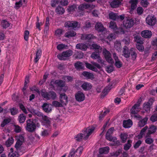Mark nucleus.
<instances>
[{
	"mask_svg": "<svg viewBox=\"0 0 157 157\" xmlns=\"http://www.w3.org/2000/svg\"><path fill=\"white\" fill-rule=\"evenodd\" d=\"M26 3V0H20L19 2H16L15 8L17 9L22 6H25Z\"/></svg>",
	"mask_w": 157,
	"mask_h": 157,
	"instance_id": "obj_25",
	"label": "nucleus"
},
{
	"mask_svg": "<svg viewBox=\"0 0 157 157\" xmlns=\"http://www.w3.org/2000/svg\"><path fill=\"white\" fill-rule=\"evenodd\" d=\"M76 34L75 32L72 30H70L66 33L65 35V36L66 37H70L74 36Z\"/></svg>",
	"mask_w": 157,
	"mask_h": 157,
	"instance_id": "obj_38",
	"label": "nucleus"
},
{
	"mask_svg": "<svg viewBox=\"0 0 157 157\" xmlns=\"http://www.w3.org/2000/svg\"><path fill=\"white\" fill-rule=\"evenodd\" d=\"M113 57L115 60V65L117 68L121 67L122 65L121 62L119 60L118 57L115 53L113 54Z\"/></svg>",
	"mask_w": 157,
	"mask_h": 157,
	"instance_id": "obj_27",
	"label": "nucleus"
},
{
	"mask_svg": "<svg viewBox=\"0 0 157 157\" xmlns=\"http://www.w3.org/2000/svg\"><path fill=\"white\" fill-rule=\"evenodd\" d=\"M109 17L111 19L115 20L117 17V15L113 12H111L109 14Z\"/></svg>",
	"mask_w": 157,
	"mask_h": 157,
	"instance_id": "obj_61",
	"label": "nucleus"
},
{
	"mask_svg": "<svg viewBox=\"0 0 157 157\" xmlns=\"http://www.w3.org/2000/svg\"><path fill=\"white\" fill-rule=\"evenodd\" d=\"M82 75L88 78H93L94 75L92 73L86 71H84L82 73Z\"/></svg>",
	"mask_w": 157,
	"mask_h": 157,
	"instance_id": "obj_43",
	"label": "nucleus"
},
{
	"mask_svg": "<svg viewBox=\"0 0 157 157\" xmlns=\"http://www.w3.org/2000/svg\"><path fill=\"white\" fill-rule=\"evenodd\" d=\"M130 54L128 48L126 46H124L123 51V55L126 58H128L129 57Z\"/></svg>",
	"mask_w": 157,
	"mask_h": 157,
	"instance_id": "obj_33",
	"label": "nucleus"
},
{
	"mask_svg": "<svg viewBox=\"0 0 157 157\" xmlns=\"http://www.w3.org/2000/svg\"><path fill=\"white\" fill-rule=\"evenodd\" d=\"M56 97V94L55 92L53 91H50L48 92V100L52 99L54 100Z\"/></svg>",
	"mask_w": 157,
	"mask_h": 157,
	"instance_id": "obj_39",
	"label": "nucleus"
},
{
	"mask_svg": "<svg viewBox=\"0 0 157 157\" xmlns=\"http://www.w3.org/2000/svg\"><path fill=\"white\" fill-rule=\"evenodd\" d=\"M114 131V128L113 127L110 128L108 129L105 135V137L107 140L110 139V138L113 137L112 136V135Z\"/></svg>",
	"mask_w": 157,
	"mask_h": 157,
	"instance_id": "obj_26",
	"label": "nucleus"
},
{
	"mask_svg": "<svg viewBox=\"0 0 157 157\" xmlns=\"http://www.w3.org/2000/svg\"><path fill=\"white\" fill-rule=\"evenodd\" d=\"M59 100L61 103H62L63 105H66L68 102L67 97L64 93H62L60 94Z\"/></svg>",
	"mask_w": 157,
	"mask_h": 157,
	"instance_id": "obj_16",
	"label": "nucleus"
},
{
	"mask_svg": "<svg viewBox=\"0 0 157 157\" xmlns=\"http://www.w3.org/2000/svg\"><path fill=\"white\" fill-rule=\"evenodd\" d=\"M29 32L28 30H26L25 31L24 33V38L25 40L27 41L28 40Z\"/></svg>",
	"mask_w": 157,
	"mask_h": 157,
	"instance_id": "obj_63",
	"label": "nucleus"
},
{
	"mask_svg": "<svg viewBox=\"0 0 157 157\" xmlns=\"http://www.w3.org/2000/svg\"><path fill=\"white\" fill-rule=\"evenodd\" d=\"M95 38V36H94L93 35L91 34H84L82 35L81 37V39L82 40H89L90 39H94Z\"/></svg>",
	"mask_w": 157,
	"mask_h": 157,
	"instance_id": "obj_31",
	"label": "nucleus"
},
{
	"mask_svg": "<svg viewBox=\"0 0 157 157\" xmlns=\"http://www.w3.org/2000/svg\"><path fill=\"white\" fill-rule=\"evenodd\" d=\"M133 123L132 120L128 119L127 120H124L123 122V126L125 128H128L132 125Z\"/></svg>",
	"mask_w": 157,
	"mask_h": 157,
	"instance_id": "obj_21",
	"label": "nucleus"
},
{
	"mask_svg": "<svg viewBox=\"0 0 157 157\" xmlns=\"http://www.w3.org/2000/svg\"><path fill=\"white\" fill-rule=\"evenodd\" d=\"M94 129L95 128L94 127L85 129L83 133H80L75 136V140L78 142H80L83 138L85 140H86L93 132Z\"/></svg>",
	"mask_w": 157,
	"mask_h": 157,
	"instance_id": "obj_1",
	"label": "nucleus"
},
{
	"mask_svg": "<svg viewBox=\"0 0 157 157\" xmlns=\"http://www.w3.org/2000/svg\"><path fill=\"white\" fill-rule=\"evenodd\" d=\"M109 150V147H106L103 148H101L99 149V152L100 154H103L105 151H108Z\"/></svg>",
	"mask_w": 157,
	"mask_h": 157,
	"instance_id": "obj_56",
	"label": "nucleus"
},
{
	"mask_svg": "<svg viewBox=\"0 0 157 157\" xmlns=\"http://www.w3.org/2000/svg\"><path fill=\"white\" fill-rule=\"evenodd\" d=\"M78 23L75 21H68L66 22L65 26L66 27L75 28L78 27Z\"/></svg>",
	"mask_w": 157,
	"mask_h": 157,
	"instance_id": "obj_18",
	"label": "nucleus"
},
{
	"mask_svg": "<svg viewBox=\"0 0 157 157\" xmlns=\"http://www.w3.org/2000/svg\"><path fill=\"white\" fill-rule=\"evenodd\" d=\"M132 141L130 140H128L126 144H125L124 146V149L125 151L128 150L132 146Z\"/></svg>",
	"mask_w": 157,
	"mask_h": 157,
	"instance_id": "obj_36",
	"label": "nucleus"
},
{
	"mask_svg": "<svg viewBox=\"0 0 157 157\" xmlns=\"http://www.w3.org/2000/svg\"><path fill=\"white\" fill-rule=\"evenodd\" d=\"M94 6L90 5L88 4H82L78 6V9L79 12L81 11L84 10L85 9H87L90 11L94 8Z\"/></svg>",
	"mask_w": 157,
	"mask_h": 157,
	"instance_id": "obj_13",
	"label": "nucleus"
},
{
	"mask_svg": "<svg viewBox=\"0 0 157 157\" xmlns=\"http://www.w3.org/2000/svg\"><path fill=\"white\" fill-rule=\"evenodd\" d=\"M14 139L12 137L9 138L6 141L5 145L7 147H10L13 143Z\"/></svg>",
	"mask_w": 157,
	"mask_h": 157,
	"instance_id": "obj_41",
	"label": "nucleus"
},
{
	"mask_svg": "<svg viewBox=\"0 0 157 157\" xmlns=\"http://www.w3.org/2000/svg\"><path fill=\"white\" fill-rule=\"evenodd\" d=\"M95 29L99 32H103V31L106 30L105 29L102 24L100 22L97 23L95 26ZM103 35V33H102L101 34H100V35L101 37V35Z\"/></svg>",
	"mask_w": 157,
	"mask_h": 157,
	"instance_id": "obj_17",
	"label": "nucleus"
},
{
	"mask_svg": "<svg viewBox=\"0 0 157 157\" xmlns=\"http://www.w3.org/2000/svg\"><path fill=\"white\" fill-rule=\"evenodd\" d=\"M107 82H109V85L104 89L102 91V93L105 95L108 94L113 86L116 84V80L115 79H108Z\"/></svg>",
	"mask_w": 157,
	"mask_h": 157,
	"instance_id": "obj_6",
	"label": "nucleus"
},
{
	"mask_svg": "<svg viewBox=\"0 0 157 157\" xmlns=\"http://www.w3.org/2000/svg\"><path fill=\"white\" fill-rule=\"evenodd\" d=\"M30 90L32 91H35L38 94H40V89L36 86L34 85L32 87H30Z\"/></svg>",
	"mask_w": 157,
	"mask_h": 157,
	"instance_id": "obj_58",
	"label": "nucleus"
},
{
	"mask_svg": "<svg viewBox=\"0 0 157 157\" xmlns=\"http://www.w3.org/2000/svg\"><path fill=\"white\" fill-rule=\"evenodd\" d=\"M77 9V6L76 5H74L69 6L67 9V10L68 13H72L75 10Z\"/></svg>",
	"mask_w": 157,
	"mask_h": 157,
	"instance_id": "obj_42",
	"label": "nucleus"
},
{
	"mask_svg": "<svg viewBox=\"0 0 157 157\" xmlns=\"http://www.w3.org/2000/svg\"><path fill=\"white\" fill-rule=\"evenodd\" d=\"M143 105V109L147 112H149L150 111L151 106L150 104H147V102L144 103Z\"/></svg>",
	"mask_w": 157,
	"mask_h": 157,
	"instance_id": "obj_44",
	"label": "nucleus"
},
{
	"mask_svg": "<svg viewBox=\"0 0 157 157\" xmlns=\"http://www.w3.org/2000/svg\"><path fill=\"white\" fill-rule=\"evenodd\" d=\"M42 119L45 121L46 124L48 125H50V121L49 120V117L47 116L43 115L42 117Z\"/></svg>",
	"mask_w": 157,
	"mask_h": 157,
	"instance_id": "obj_52",
	"label": "nucleus"
},
{
	"mask_svg": "<svg viewBox=\"0 0 157 157\" xmlns=\"http://www.w3.org/2000/svg\"><path fill=\"white\" fill-rule=\"evenodd\" d=\"M14 131L15 132L18 133L21 131V128L18 125H14Z\"/></svg>",
	"mask_w": 157,
	"mask_h": 157,
	"instance_id": "obj_59",
	"label": "nucleus"
},
{
	"mask_svg": "<svg viewBox=\"0 0 157 157\" xmlns=\"http://www.w3.org/2000/svg\"><path fill=\"white\" fill-rule=\"evenodd\" d=\"M123 0H114L110 3V5L113 8H116L121 4Z\"/></svg>",
	"mask_w": 157,
	"mask_h": 157,
	"instance_id": "obj_28",
	"label": "nucleus"
},
{
	"mask_svg": "<svg viewBox=\"0 0 157 157\" xmlns=\"http://www.w3.org/2000/svg\"><path fill=\"white\" fill-rule=\"evenodd\" d=\"M103 54L106 61L110 64H113L114 63L113 59H112L110 52L105 49L103 50Z\"/></svg>",
	"mask_w": 157,
	"mask_h": 157,
	"instance_id": "obj_10",
	"label": "nucleus"
},
{
	"mask_svg": "<svg viewBox=\"0 0 157 157\" xmlns=\"http://www.w3.org/2000/svg\"><path fill=\"white\" fill-rule=\"evenodd\" d=\"M128 135L125 133H121L120 136L121 142L122 143H125L128 138Z\"/></svg>",
	"mask_w": 157,
	"mask_h": 157,
	"instance_id": "obj_35",
	"label": "nucleus"
},
{
	"mask_svg": "<svg viewBox=\"0 0 157 157\" xmlns=\"http://www.w3.org/2000/svg\"><path fill=\"white\" fill-rule=\"evenodd\" d=\"M151 121L153 122L157 121V113H155L151 115L150 119Z\"/></svg>",
	"mask_w": 157,
	"mask_h": 157,
	"instance_id": "obj_57",
	"label": "nucleus"
},
{
	"mask_svg": "<svg viewBox=\"0 0 157 157\" xmlns=\"http://www.w3.org/2000/svg\"><path fill=\"white\" fill-rule=\"evenodd\" d=\"M26 118V116L24 114L21 113L19 116L18 120L20 123H23L25 121Z\"/></svg>",
	"mask_w": 157,
	"mask_h": 157,
	"instance_id": "obj_40",
	"label": "nucleus"
},
{
	"mask_svg": "<svg viewBox=\"0 0 157 157\" xmlns=\"http://www.w3.org/2000/svg\"><path fill=\"white\" fill-rule=\"evenodd\" d=\"M76 100L78 102L83 101L85 98L84 94L82 92L78 91L77 92L75 95Z\"/></svg>",
	"mask_w": 157,
	"mask_h": 157,
	"instance_id": "obj_14",
	"label": "nucleus"
},
{
	"mask_svg": "<svg viewBox=\"0 0 157 157\" xmlns=\"http://www.w3.org/2000/svg\"><path fill=\"white\" fill-rule=\"evenodd\" d=\"M23 143L19 140L17 141L15 146V147L17 150L20 148L22 144Z\"/></svg>",
	"mask_w": 157,
	"mask_h": 157,
	"instance_id": "obj_62",
	"label": "nucleus"
},
{
	"mask_svg": "<svg viewBox=\"0 0 157 157\" xmlns=\"http://www.w3.org/2000/svg\"><path fill=\"white\" fill-rule=\"evenodd\" d=\"M1 25L3 28H6L10 26V24L7 21L3 20L1 22Z\"/></svg>",
	"mask_w": 157,
	"mask_h": 157,
	"instance_id": "obj_53",
	"label": "nucleus"
},
{
	"mask_svg": "<svg viewBox=\"0 0 157 157\" xmlns=\"http://www.w3.org/2000/svg\"><path fill=\"white\" fill-rule=\"evenodd\" d=\"M36 20L37 21L36 23V28L38 29L40 31L41 30L40 27L43 25V23L39 22V19L38 17H37Z\"/></svg>",
	"mask_w": 157,
	"mask_h": 157,
	"instance_id": "obj_48",
	"label": "nucleus"
},
{
	"mask_svg": "<svg viewBox=\"0 0 157 157\" xmlns=\"http://www.w3.org/2000/svg\"><path fill=\"white\" fill-rule=\"evenodd\" d=\"M121 43L120 41L116 40L114 43V48L118 52L121 51Z\"/></svg>",
	"mask_w": 157,
	"mask_h": 157,
	"instance_id": "obj_37",
	"label": "nucleus"
},
{
	"mask_svg": "<svg viewBox=\"0 0 157 157\" xmlns=\"http://www.w3.org/2000/svg\"><path fill=\"white\" fill-rule=\"evenodd\" d=\"M108 140L112 141L113 143L111 144V145L113 146H119L121 145V142L119 140H118L116 137L113 136L112 138H110V139H109Z\"/></svg>",
	"mask_w": 157,
	"mask_h": 157,
	"instance_id": "obj_22",
	"label": "nucleus"
},
{
	"mask_svg": "<svg viewBox=\"0 0 157 157\" xmlns=\"http://www.w3.org/2000/svg\"><path fill=\"white\" fill-rule=\"evenodd\" d=\"M75 68L78 70L83 68L84 66L82 63L80 62H77L75 64Z\"/></svg>",
	"mask_w": 157,
	"mask_h": 157,
	"instance_id": "obj_46",
	"label": "nucleus"
},
{
	"mask_svg": "<svg viewBox=\"0 0 157 157\" xmlns=\"http://www.w3.org/2000/svg\"><path fill=\"white\" fill-rule=\"evenodd\" d=\"M109 27L113 30L116 34H123L125 33L124 30L122 28L117 29V25L114 21H111L110 22Z\"/></svg>",
	"mask_w": 157,
	"mask_h": 157,
	"instance_id": "obj_8",
	"label": "nucleus"
},
{
	"mask_svg": "<svg viewBox=\"0 0 157 157\" xmlns=\"http://www.w3.org/2000/svg\"><path fill=\"white\" fill-rule=\"evenodd\" d=\"M73 54L72 51L68 50L63 52L62 53L59 54L57 57L60 60H65L71 56Z\"/></svg>",
	"mask_w": 157,
	"mask_h": 157,
	"instance_id": "obj_5",
	"label": "nucleus"
},
{
	"mask_svg": "<svg viewBox=\"0 0 157 157\" xmlns=\"http://www.w3.org/2000/svg\"><path fill=\"white\" fill-rule=\"evenodd\" d=\"M142 101V99L140 98L138 99L136 104H135L132 107L131 109V112L132 114H136L139 112V108L140 106Z\"/></svg>",
	"mask_w": 157,
	"mask_h": 157,
	"instance_id": "obj_11",
	"label": "nucleus"
},
{
	"mask_svg": "<svg viewBox=\"0 0 157 157\" xmlns=\"http://www.w3.org/2000/svg\"><path fill=\"white\" fill-rule=\"evenodd\" d=\"M130 51L132 52H131L132 58L133 60H135L137 54L135 52L134 49L133 48L131 49Z\"/></svg>",
	"mask_w": 157,
	"mask_h": 157,
	"instance_id": "obj_54",
	"label": "nucleus"
},
{
	"mask_svg": "<svg viewBox=\"0 0 157 157\" xmlns=\"http://www.w3.org/2000/svg\"><path fill=\"white\" fill-rule=\"evenodd\" d=\"M42 54V51L40 49H37L36 52L35 56L34 59V61L36 63L40 58Z\"/></svg>",
	"mask_w": 157,
	"mask_h": 157,
	"instance_id": "obj_29",
	"label": "nucleus"
},
{
	"mask_svg": "<svg viewBox=\"0 0 157 157\" xmlns=\"http://www.w3.org/2000/svg\"><path fill=\"white\" fill-rule=\"evenodd\" d=\"M41 94L42 97L48 100V93L46 92L45 90H42L41 91Z\"/></svg>",
	"mask_w": 157,
	"mask_h": 157,
	"instance_id": "obj_55",
	"label": "nucleus"
},
{
	"mask_svg": "<svg viewBox=\"0 0 157 157\" xmlns=\"http://www.w3.org/2000/svg\"><path fill=\"white\" fill-rule=\"evenodd\" d=\"M83 150L82 147H78L76 150L72 148L67 157H80Z\"/></svg>",
	"mask_w": 157,
	"mask_h": 157,
	"instance_id": "obj_4",
	"label": "nucleus"
},
{
	"mask_svg": "<svg viewBox=\"0 0 157 157\" xmlns=\"http://www.w3.org/2000/svg\"><path fill=\"white\" fill-rule=\"evenodd\" d=\"M52 105L49 104L45 103L43 104L42 107L44 111L46 113H48L52 111Z\"/></svg>",
	"mask_w": 157,
	"mask_h": 157,
	"instance_id": "obj_20",
	"label": "nucleus"
},
{
	"mask_svg": "<svg viewBox=\"0 0 157 157\" xmlns=\"http://www.w3.org/2000/svg\"><path fill=\"white\" fill-rule=\"evenodd\" d=\"M52 105L55 106V107H62L63 106V104L59 102L58 101H54L52 102Z\"/></svg>",
	"mask_w": 157,
	"mask_h": 157,
	"instance_id": "obj_49",
	"label": "nucleus"
},
{
	"mask_svg": "<svg viewBox=\"0 0 157 157\" xmlns=\"http://www.w3.org/2000/svg\"><path fill=\"white\" fill-rule=\"evenodd\" d=\"M90 48L91 49H94L95 51H98V52L93 53L91 56V58L94 59H98V63L102 64L103 63L104 61L101 58L99 55V52H101L102 49V48H101L100 46L97 44H93L90 47Z\"/></svg>",
	"mask_w": 157,
	"mask_h": 157,
	"instance_id": "obj_2",
	"label": "nucleus"
},
{
	"mask_svg": "<svg viewBox=\"0 0 157 157\" xmlns=\"http://www.w3.org/2000/svg\"><path fill=\"white\" fill-rule=\"evenodd\" d=\"M134 40L135 42L137 43V44L136 45L137 48L139 51H143L144 50V47L142 45L143 42L141 40V38L139 36H135Z\"/></svg>",
	"mask_w": 157,
	"mask_h": 157,
	"instance_id": "obj_9",
	"label": "nucleus"
},
{
	"mask_svg": "<svg viewBox=\"0 0 157 157\" xmlns=\"http://www.w3.org/2000/svg\"><path fill=\"white\" fill-rule=\"evenodd\" d=\"M56 12L58 14H63L65 12L63 8L60 6H58L56 10Z\"/></svg>",
	"mask_w": 157,
	"mask_h": 157,
	"instance_id": "obj_47",
	"label": "nucleus"
},
{
	"mask_svg": "<svg viewBox=\"0 0 157 157\" xmlns=\"http://www.w3.org/2000/svg\"><path fill=\"white\" fill-rule=\"evenodd\" d=\"M81 87L84 90H90L92 87V86L90 83L85 82L82 84Z\"/></svg>",
	"mask_w": 157,
	"mask_h": 157,
	"instance_id": "obj_32",
	"label": "nucleus"
},
{
	"mask_svg": "<svg viewBox=\"0 0 157 157\" xmlns=\"http://www.w3.org/2000/svg\"><path fill=\"white\" fill-rule=\"evenodd\" d=\"M157 130V126L154 125H151L149 127L147 135L148 136L154 133Z\"/></svg>",
	"mask_w": 157,
	"mask_h": 157,
	"instance_id": "obj_30",
	"label": "nucleus"
},
{
	"mask_svg": "<svg viewBox=\"0 0 157 157\" xmlns=\"http://www.w3.org/2000/svg\"><path fill=\"white\" fill-rule=\"evenodd\" d=\"M133 23L134 21L132 19L127 18L124 21L123 25L126 28H130L132 26Z\"/></svg>",
	"mask_w": 157,
	"mask_h": 157,
	"instance_id": "obj_15",
	"label": "nucleus"
},
{
	"mask_svg": "<svg viewBox=\"0 0 157 157\" xmlns=\"http://www.w3.org/2000/svg\"><path fill=\"white\" fill-rule=\"evenodd\" d=\"M156 21L155 17L152 15H148L146 18V23L149 25H155Z\"/></svg>",
	"mask_w": 157,
	"mask_h": 157,
	"instance_id": "obj_12",
	"label": "nucleus"
},
{
	"mask_svg": "<svg viewBox=\"0 0 157 157\" xmlns=\"http://www.w3.org/2000/svg\"><path fill=\"white\" fill-rule=\"evenodd\" d=\"M88 46H89L90 47L91 46V45H89L88 44L86 45L83 43H79L76 44V48L77 49H79L82 51H85L88 48Z\"/></svg>",
	"mask_w": 157,
	"mask_h": 157,
	"instance_id": "obj_19",
	"label": "nucleus"
},
{
	"mask_svg": "<svg viewBox=\"0 0 157 157\" xmlns=\"http://www.w3.org/2000/svg\"><path fill=\"white\" fill-rule=\"evenodd\" d=\"M10 121L9 118L4 119L1 124V126L2 127H4L6 124H9L10 122Z\"/></svg>",
	"mask_w": 157,
	"mask_h": 157,
	"instance_id": "obj_50",
	"label": "nucleus"
},
{
	"mask_svg": "<svg viewBox=\"0 0 157 157\" xmlns=\"http://www.w3.org/2000/svg\"><path fill=\"white\" fill-rule=\"evenodd\" d=\"M141 36L145 38H150L152 35V33L151 31L144 30L141 33Z\"/></svg>",
	"mask_w": 157,
	"mask_h": 157,
	"instance_id": "obj_24",
	"label": "nucleus"
},
{
	"mask_svg": "<svg viewBox=\"0 0 157 157\" xmlns=\"http://www.w3.org/2000/svg\"><path fill=\"white\" fill-rule=\"evenodd\" d=\"M55 83L58 86L60 87H63L65 85L64 82L63 81L60 79L56 80L55 81Z\"/></svg>",
	"mask_w": 157,
	"mask_h": 157,
	"instance_id": "obj_45",
	"label": "nucleus"
},
{
	"mask_svg": "<svg viewBox=\"0 0 157 157\" xmlns=\"http://www.w3.org/2000/svg\"><path fill=\"white\" fill-rule=\"evenodd\" d=\"M91 63L92 64L87 62L85 63L86 67L90 70L96 72L98 71V69H100L101 68V67L99 64L94 62H92Z\"/></svg>",
	"mask_w": 157,
	"mask_h": 157,
	"instance_id": "obj_7",
	"label": "nucleus"
},
{
	"mask_svg": "<svg viewBox=\"0 0 157 157\" xmlns=\"http://www.w3.org/2000/svg\"><path fill=\"white\" fill-rule=\"evenodd\" d=\"M50 25L49 19L48 17H47L46 19V21L45 26V30L47 31L49 29V27Z\"/></svg>",
	"mask_w": 157,
	"mask_h": 157,
	"instance_id": "obj_60",
	"label": "nucleus"
},
{
	"mask_svg": "<svg viewBox=\"0 0 157 157\" xmlns=\"http://www.w3.org/2000/svg\"><path fill=\"white\" fill-rule=\"evenodd\" d=\"M148 119L147 117H145L139 121L138 125L140 127L144 126L147 124Z\"/></svg>",
	"mask_w": 157,
	"mask_h": 157,
	"instance_id": "obj_34",
	"label": "nucleus"
},
{
	"mask_svg": "<svg viewBox=\"0 0 157 157\" xmlns=\"http://www.w3.org/2000/svg\"><path fill=\"white\" fill-rule=\"evenodd\" d=\"M38 123L36 121L30 119L26 121V130L29 132H33L36 130V126Z\"/></svg>",
	"mask_w": 157,
	"mask_h": 157,
	"instance_id": "obj_3",
	"label": "nucleus"
},
{
	"mask_svg": "<svg viewBox=\"0 0 157 157\" xmlns=\"http://www.w3.org/2000/svg\"><path fill=\"white\" fill-rule=\"evenodd\" d=\"M10 112L12 115H14L17 114V110L16 108L13 107L10 109Z\"/></svg>",
	"mask_w": 157,
	"mask_h": 157,
	"instance_id": "obj_64",
	"label": "nucleus"
},
{
	"mask_svg": "<svg viewBox=\"0 0 157 157\" xmlns=\"http://www.w3.org/2000/svg\"><path fill=\"white\" fill-rule=\"evenodd\" d=\"M129 3L131 4V8L130 11V13L132 14L133 13V10L136 8L137 4V0H131L129 1Z\"/></svg>",
	"mask_w": 157,
	"mask_h": 157,
	"instance_id": "obj_23",
	"label": "nucleus"
},
{
	"mask_svg": "<svg viewBox=\"0 0 157 157\" xmlns=\"http://www.w3.org/2000/svg\"><path fill=\"white\" fill-rule=\"evenodd\" d=\"M63 30L61 29H58L55 31V35L58 37H60L63 34Z\"/></svg>",
	"mask_w": 157,
	"mask_h": 157,
	"instance_id": "obj_51",
	"label": "nucleus"
}]
</instances>
